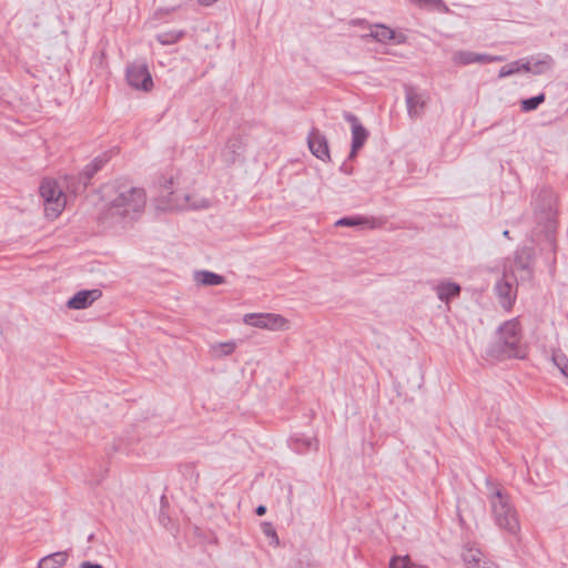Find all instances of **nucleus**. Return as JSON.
<instances>
[{
	"mask_svg": "<svg viewBox=\"0 0 568 568\" xmlns=\"http://www.w3.org/2000/svg\"><path fill=\"white\" fill-rule=\"evenodd\" d=\"M146 195L143 189L120 184L115 186L114 197L111 200L108 214L110 217L133 220L145 206Z\"/></svg>",
	"mask_w": 568,
	"mask_h": 568,
	"instance_id": "1",
	"label": "nucleus"
},
{
	"mask_svg": "<svg viewBox=\"0 0 568 568\" xmlns=\"http://www.w3.org/2000/svg\"><path fill=\"white\" fill-rule=\"evenodd\" d=\"M498 339L490 346L488 354L496 358H524L526 351L521 345L520 324L518 320H509L497 331Z\"/></svg>",
	"mask_w": 568,
	"mask_h": 568,
	"instance_id": "2",
	"label": "nucleus"
},
{
	"mask_svg": "<svg viewBox=\"0 0 568 568\" xmlns=\"http://www.w3.org/2000/svg\"><path fill=\"white\" fill-rule=\"evenodd\" d=\"M489 503L496 525L511 535H517L520 525L509 495L500 489H494L489 495Z\"/></svg>",
	"mask_w": 568,
	"mask_h": 568,
	"instance_id": "3",
	"label": "nucleus"
},
{
	"mask_svg": "<svg viewBox=\"0 0 568 568\" xmlns=\"http://www.w3.org/2000/svg\"><path fill=\"white\" fill-rule=\"evenodd\" d=\"M40 195L45 204V214L50 219L60 215L65 206V195L59 184L52 179H44L39 187Z\"/></svg>",
	"mask_w": 568,
	"mask_h": 568,
	"instance_id": "4",
	"label": "nucleus"
},
{
	"mask_svg": "<svg viewBox=\"0 0 568 568\" xmlns=\"http://www.w3.org/2000/svg\"><path fill=\"white\" fill-rule=\"evenodd\" d=\"M173 181L170 180L166 182L165 185H163V193L169 194L168 199V205L171 209L176 210H200V209H207L211 203L207 199L200 197L192 194H183L179 195L175 192L171 191Z\"/></svg>",
	"mask_w": 568,
	"mask_h": 568,
	"instance_id": "5",
	"label": "nucleus"
},
{
	"mask_svg": "<svg viewBox=\"0 0 568 568\" xmlns=\"http://www.w3.org/2000/svg\"><path fill=\"white\" fill-rule=\"evenodd\" d=\"M125 78L129 85L135 90L149 92L153 88V80L144 61H134L128 64Z\"/></svg>",
	"mask_w": 568,
	"mask_h": 568,
	"instance_id": "6",
	"label": "nucleus"
},
{
	"mask_svg": "<svg viewBox=\"0 0 568 568\" xmlns=\"http://www.w3.org/2000/svg\"><path fill=\"white\" fill-rule=\"evenodd\" d=\"M404 92L408 116L410 119L422 118L430 100L429 94L410 84L404 85Z\"/></svg>",
	"mask_w": 568,
	"mask_h": 568,
	"instance_id": "7",
	"label": "nucleus"
},
{
	"mask_svg": "<svg viewBox=\"0 0 568 568\" xmlns=\"http://www.w3.org/2000/svg\"><path fill=\"white\" fill-rule=\"evenodd\" d=\"M246 325L265 328L270 331H281L287 328V320L280 314L273 313H251L243 318Z\"/></svg>",
	"mask_w": 568,
	"mask_h": 568,
	"instance_id": "8",
	"label": "nucleus"
},
{
	"mask_svg": "<svg viewBox=\"0 0 568 568\" xmlns=\"http://www.w3.org/2000/svg\"><path fill=\"white\" fill-rule=\"evenodd\" d=\"M343 118L351 124L352 129V146L349 159L354 158L359 149H362L369 136L368 130L359 122L358 118L348 112H343Z\"/></svg>",
	"mask_w": 568,
	"mask_h": 568,
	"instance_id": "9",
	"label": "nucleus"
},
{
	"mask_svg": "<svg viewBox=\"0 0 568 568\" xmlns=\"http://www.w3.org/2000/svg\"><path fill=\"white\" fill-rule=\"evenodd\" d=\"M535 261V250L531 246H524L516 251L514 263L518 271L523 272L520 278L530 280L532 277V265Z\"/></svg>",
	"mask_w": 568,
	"mask_h": 568,
	"instance_id": "10",
	"label": "nucleus"
},
{
	"mask_svg": "<svg viewBox=\"0 0 568 568\" xmlns=\"http://www.w3.org/2000/svg\"><path fill=\"white\" fill-rule=\"evenodd\" d=\"M307 144L310 151L314 156L322 161H329V148L328 141L324 134H322L317 129H313L307 136Z\"/></svg>",
	"mask_w": 568,
	"mask_h": 568,
	"instance_id": "11",
	"label": "nucleus"
},
{
	"mask_svg": "<svg viewBox=\"0 0 568 568\" xmlns=\"http://www.w3.org/2000/svg\"><path fill=\"white\" fill-rule=\"evenodd\" d=\"M462 558L466 568H499L495 562L487 560L479 549L474 547H465Z\"/></svg>",
	"mask_w": 568,
	"mask_h": 568,
	"instance_id": "12",
	"label": "nucleus"
},
{
	"mask_svg": "<svg viewBox=\"0 0 568 568\" xmlns=\"http://www.w3.org/2000/svg\"><path fill=\"white\" fill-rule=\"evenodd\" d=\"M244 151V142L240 135L231 136L221 152L223 162L234 164Z\"/></svg>",
	"mask_w": 568,
	"mask_h": 568,
	"instance_id": "13",
	"label": "nucleus"
},
{
	"mask_svg": "<svg viewBox=\"0 0 568 568\" xmlns=\"http://www.w3.org/2000/svg\"><path fill=\"white\" fill-rule=\"evenodd\" d=\"M504 58L500 55H489L486 53H476L473 51H458L454 54V62L463 65L470 63H490L495 61H503Z\"/></svg>",
	"mask_w": 568,
	"mask_h": 568,
	"instance_id": "14",
	"label": "nucleus"
},
{
	"mask_svg": "<svg viewBox=\"0 0 568 568\" xmlns=\"http://www.w3.org/2000/svg\"><path fill=\"white\" fill-rule=\"evenodd\" d=\"M100 290H83L75 293L67 303L69 308L83 310L90 306L94 301L101 297Z\"/></svg>",
	"mask_w": 568,
	"mask_h": 568,
	"instance_id": "15",
	"label": "nucleus"
},
{
	"mask_svg": "<svg viewBox=\"0 0 568 568\" xmlns=\"http://www.w3.org/2000/svg\"><path fill=\"white\" fill-rule=\"evenodd\" d=\"M495 292L501 306L505 308H510L515 301V293L514 285L509 280L506 278V275L496 282Z\"/></svg>",
	"mask_w": 568,
	"mask_h": 568,
	"instance_id": "16",
	"label": "nucleus"
},
{
	"mask_svg": "<svg viewBox=\"0 0 568 568\" xmlns=\"http://www.w3.org/2000/svg\"><path fill=\"white\" fill-rule=\"evenodd\" d=\"M351 24L362 26L364 29H366L364 20H352ZM367 29L369 30V33H366L365 36H369L377 40L378 42H387L392 40L395 34L392 29L385 26H375L374 28L367 27Z\"/></svg>",
	"mask_w": 568,
	"mask_h": 568,
	"instance_id": "17",
	"label": "nucleus"
},
{
	"mask_svg": "<svg viewBox=\"0 0 568 568\" xmlns=\"http://www.w3.org/2000/svg\"><path fill=\"white\" fill-rule=\"evenodd\" d=\"M67 558L68 554L65 551L48 555L39 561L38 568H61L64 566Z\"/></svg>",
	"mask_w": 568,
	"mask_h": 568,
	"instance_id": "18",
	"label": "nucleus"
},
{
	"mask_svg": "<svg viewBox=\"0 0 568 568\" xmlns=\"http://www.w3.org/2000/svg\"><path fill=\"white\" fill-rule=\"evenodd\" d=\"M195 281L202 285L214 286L225 283V277L211 271L195 272Z\"/></svg>",
	"mask_w": 568,
	"mask_h": 568,
	"instance_id": "19",
	"label": "nucleus"
},
{
	"mask_svg": "<svg viewBox=\"0 0 568 568\" xmlns=\"http://www.w3.org/2000/svg\"><path fill=\"white\" fill-rule=\"evenodd\" d=\"M460 286L453 282L442 283L437 286V296L443 302H448L450 298L458 296Z\"/></svg>",
	"mask_w": 568,
	"mask_h": 568,
	"instance_id": "20",
	"label": "nucleus"
},
{
	"mask_svg": "<svg viewBox=\"0 0 568 568\" xmlns=\"http://www.w3.org/2000/svg\"><path fill=\"white\" fill-rule=\"evenodd\" d=\"M185 32L182 30H170L156 34V40L163 45H171L180 41Z\"/></svg>",
	"mask_w": 568,
	"mask_h": 568,
	"instance_id": "21",
	"label": "nucleus"
},
{
	"mask_svg": "<svg viewBox=\"0 0 568 568\" xmlns=\"http://www.w3.org/2000/svg\"><path fill=\"white\" fill-rule=\"evenodd\" d=\"M367 224L371 229L375 227V220L365 217H342L336 222L338 226H358Z\"/></svg>",
	"mask_w": 568,
	"mask_h": 568,
	"instance_id": "22",
	"label": "nucleus"
},
{
	"mask_svg": "<svg viewBox=\"0 0 568 568\" xmlns=\"http://www.w3.org/2000/svg\"><path fill=\"white\" fill-rule=\"evenodd\" d=\"M235 349L234 342L217 343L211 346V352L214 357H223L232 354Z\"/></svg>",
	"mask_w": 568,
	"mask_h": 568,
	"instance_id": "23",
	"label": "nucleus"
},
{
	"mask_svg": "<svg viewBox=\"0 0 568 568\" xmlns=\"http://www.w3.org/2000/svg\"><path fill=\"white\" fill-rule=\"evenodd\" d=\"M545 93H539L538 95L525 99L520 102L521 110L524 112L534 111L545 101Z\"/></svg>",
	"mask_w": 568,
	"mask_h": 568,
	"instance_id": "24",
	"label": "nucleus"
},
{
	"mask_svg": "<svg viewBox=\"0 0 568 568\" xmlns=\"http://www.w3.org/2000/svg\"><path fill=\"white\" fill-rule=\"evenodd\" d=\"M263 534L270 539V544L273 546L280 545V539L276 534L274 526L271 523L264 521L261 524Z\"/></svg>",
	"mask_w": 568,
	"mask_h": 568,
	"instance_id": "25",
	"label": "nucleus"
},
{
	"mask_svg": "<svg viewBox=\"0 0 568 568\" xmlns=\"http://www.w3.org/2000/svg\"><path fill=\"white\" fill-rule=\"evenodd\" d=\"M98 172V169L92 164L89 163L83 171L80 173V180L82 184V189L84 190L89 183V181L94 176V174Z\"/></svg>",
	"mask_w": 568,
	"mask_h": 568,
	"instance_id": "26",
	"label": "nucleus"
},
{
	"mask_svg": "<svg viewBox=\"0 0 568 568\" xmlns=\"http://www.w3.org/2000/svg\"><path fill=\"white\" fill-rule=\"evenodd\" d=\"M515 73H518V62L517 61L510 62V63L501 67L499 70L498 77L506 78V77L513 75Z\"/></svg>",
	"mask_w": 568,
	"mask_h": 568,
	"instance_id": "27",
	"label": "nucleus"
},
{
	"mask_svg": "<svg viewBox=\"0 0 568 568\" xmlns=\"http://www.w3.org/2000/svg\"><path fill=\"white\" fill-rule=\"evenodd\" d=\"M548 61L540 60L531 64L534 74H541L550 67L551 58L547 57Z\"/></svg>",
	"mask_w": 568,
	"mask_h": 568,
	"instance_id": "28",
	"label": "nucleus"
},
{
	"mask_svg": "<svg viewBox=\"0 0 568 568\" xmlns=\"http://www.w3.org/2000/svg\"><path fill=\"white\" fill-rule=\"evenodd\" d=\"M409 557H394L389 562V568H409Z\"/></svg>",
	"mask_w": 568,
	"mask_h": 568,
	"instance_id": "29",
	"label": "nucleus"
},
{
	"mask_svg": "<svg viewBox=\"0 0 568 568\" xmlns=\"http://www.w3.org/2000/svg\"><path fill=\"white\" fill-rule=\"evenodd\" d=\"M542 201H545V206H542V210L546 214V219L551 224L554 217L555 199H542Z\"/></svg>",
	"mask_w": 568,
	"mask_h": 568,
	"instance_id": "30",
	"label": "nucleus"
},
{
	"mask_svg": "<svg viewBox=\"0 0 568 568\" xmlns=\"http://www.w3.org/2000/svg\"><path fill=\"white\" fill-rule=\"evenodd\" d=\"M552 361L555 365L560 369L561 374L564 373V366L565 364H568V359L562 354H555L552 355Z\"/></svg>",
	"mask_w": 568,
	"mask_h": 568,
	"instance_id": "31",
	"label": "nucleus"
},
{
	"mask_svg": "<svg viewBox=\"0 0 568 568\" xmlns=\"http://www.w3.org/2000/svg\"><path fill=\"white\" fill-rule=\"evenodd\" d=\"M518 62V72L525 71V72H532L531 63L530 62H521L520 60H517Z\"/></svg>",
	"mask_w": 568,
	"mask_h": 568,
	"instance_id": "32",
	"label": "nucleus"
},
{
	"mask_svg": "<svg viewBox=\"0 0 568 568\" xmlns=\"http://www.w3.org/2000/svg\"><path fill=\"white\" fill-rule=\"evenodd\" d=\"M106 161L108 159L103 155L95 158L91 163L100 171Z\"/></svg>",
	"mask_w": 568,
	"mask_h": 568,
	"instance_id": "33",
	"label": "nucleus"
},
{
	"mask_svg": "<svg viewBox=\"0 0 568 568\" xmlns=\"http://www.w3.org/2000/svg\"><path fill=\"white\" fill-rule=\"evenodd\" d=\"M291 568H311L307 561L297 559Z\"/></svg>",
	"mask_w": 568,
	"mask_h": 568,
	"instance_id": "34",
	"label": "nucleus"
},
{
	"mask_svg": "<svg viewBox=\"0 0 568 568\" xmlns=\"http://www.w3.org/2000/svg\"><path fill=\"white\" fill-rule=\"evenodd\" d=\"M80 568H103L100 564H93L91 561H83L80 565Z\"/></svg>",
	"mask_w": 568,
	"mask_h": 568,
	"instance_id": "35",
	"label": "nucleus"
},
{
	"mask_svg": "<svg viewBox=\"0 0 568 568\" xmlns=\"http://www.w3.org/2000/svg\"><path fill=\"white\" fill-rule=\"evenodd\" d=\"M255 513L257 516H263L266 513V507L264 505H260L256 507Z\"/></svg>",
	"mask_w": 568,
	"mask_h": 568,
	"instance_id": "36",
	"label": "nucleus"
},
{
	"mask_svg": "<svg viewBox=\"0 0 568 568\" xmlns=\"http://www.w3.org/2000/svg\"><path fill=\"white\" fill-rule=\"evenodd\" d=\"M216 1L217 0H199L200 4H202V6H210Z\"/></svg>",
	"mask_w": 568,
	"mask_h": 568,
	"instance_id": "37",
	"label": "nucleus"
},
{
	"mask_svg": "<svg viewBox=\"0 0 568 568\" xmlns=\"http://www.w3.org/2000/svg\"><path fill=\"white\" fill-rule=\"evenodd\" d=\"M341 171H343L346 174H351V170L347 168L346 163H343L341 165Z\"/></svg>",
	"mask_w": 568,
	"mask_h": 568,
	"instance_id": "38",
	"label": "nucleus"
},
{
	"mask_svg": "<svg viewBox=\"0 0 568 568\" xmlns=\"http://www.w3.org/2000/svg\"><path fill=\"white\" fill-rule=\"evenodd\" d=\"M562 375L568 379V364H565Z\"/></svg>",
	"mask_w": 568,
	"mask_h": 568,
	"instance_id": "39",
	"label": "nucleus"
},
{
	"mask_svg": "<svg viewBox=\"0 0 568 568\" xmlns=\"http://www.w3.org/2000/svg\"><path fill=\"white\" fill-rule=\"evenodd\" d=\"M549 244H550V246H551L552 252H555V251H556V247H555L554 239H552V237H550V236H549Z\"/></svg>",
	"mask_w": 568,
	"mask_h": 568,
	"instance_id": "40",
	"label": "nucleus"
},
{
	"mask_svg": "<svg viewBox=\"0 0 568 568\" xmlns=\"http://www.w3.org/2000/svg\"><path fill=\"white\" fill-rule=\"evenodd\" d=\"M304 444L310 448L312 446V439L304 440Z\"/></svg>",
	"mask_w": 568,
	"mask_h": 568,
	"instance_id": "41",
	"label": "nucleus"
},
{
	"mask_svg": "<svg viewBox=\"0 0 568 568\" xmlns=\"http://www.w3.org/2000/svg\"><path fill=\"white\" fill-rule=\"evenodd\" d=\"M503 235H504L505 237L509 239V231H507V230H506V231H504V232H503Z\"/></svg>",
	"mask_w": 568,
	"mask_h": 568,
	"instance_id": "42",
	"label": "nucleus"
},
{
	"mask_svg": "<svg viewBox=\"0 0 568 568\" xmlns=\"http://www.w3.org/2000/svg\"><path fill=\"white\" fill-rule=\"evenodd\" d=\"M92 539H93V534H91V535L89 536L88 540L90 541V540H92Z\"/></svg>",
	"mask_w": 568,
	"mask_h": 568,
	"instance_id": "43",
	"label": "nucleus"
}]
</instances>
